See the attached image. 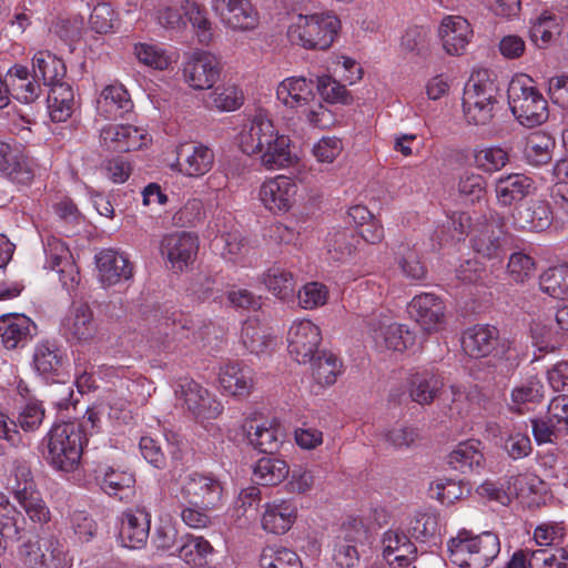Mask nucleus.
Returning <instances> with one entry per match:
<instances>
[{"label":"nucleus","mask_w":568,"mask_h":568,"mask_svg":"<svg viewBox=\"0 0 568 568\" xmlns=\"http://www.w3.org/2000/svg\"><path fill=\"white\" fill-rule=\"evenodd\" d=\"M211 7L233 30L250 31L258 26L260 16L251 0H212Z\"/></svg>","instance_id":"obj_14"},{"label":"nucleus","mask_w":568,"mask_h":568,"mask_svg":"<svg viewBox=\"0 0 568 568\" xmlns=\"http://www.w3.org/2000/svg\"><path fill=\"white\" fill-rule=\"evenodd\" d=\"M220 62L207 51L194 52L183 67L185 81L196 90L211 89L220 77Z\"/></svg>","instance_id":"obj_16"},{"label":"nucleus","mask_w":568,"mask_h":568,"mask_svg":"<svg viewBox=\"0 0 568 568\" xmlns=\"http://www.w3.org/2000/svg\"><path fill=\"white\" fill-rule=\"evenodd\" d=\"M462 346L471 357H489L486 362L494 367V379L509 376L518 366L517 353L507 338H499L495 326L475 325L466 329L462 337Z\"/></svg>","instance_id":"obj_1"},{"label":"nucleus","mask_w":568,"mask_h":568,"mask_svg":"<svg viewBox=\"0 0 568 568\" xmlns=\"http://www.w3.org/2000/svg\"><path fill=\"white\" fill-rule=\"evenodd\" d=\"M0 173L12 182L28 184L34 172L28 158L16 145L0 140Z\"/></svg>","instance_id":"obj_23"},{"label":"nucleus","mask_w":568,"mask_h":568,"mask_svg":"<svg viewBox=\"0 0 568 568\" xmlns=\"http://www.w3.org/2000/svg\"><path fill=\"white\" fill-rule=\"evenodd\" d=\"M452 562L460 568H486L498 556L500 541L496 534L474 535L463 529L447 544Z\"/></svg>","instance_id":"obj_3"},{"label":"nucleus","mask_w":568,"mask_h":568,"mask_svg":"<svg viewBox=\"0 0 568 568\" xmlns=\"http://www.w3.org/2000/svg\"><path fill=\"white\" fill-rule=\"evenodd\" d=\"M374 339L378 347L403 352L415 342V335L398 323L383 324L374 332Z\"/></svg>","instance_id":"obj_41"},{"label":"nucleus","mask_w":568,"mask_h":568,"mask_svg":"<svg viewBox=\"0 0 568 568\" xmlns=\"http://www.w3.org/2000/svg\"><path fill=\"white\" fill-rule=\"evenodd\" d=\"M530 39L539 48L546 47L555 34L561 32L557 17L545 12L530 27Z\"/></svg>","instance_id":"obj_58"},{"label":"nucleus","mask_w":568,"mask_h":568,"mask_svg":"<svg viewBox=\"0 0 568 568\" xmlns=\"http://www.w3.org/2000/svg\"><path fill=\"white\" fill-rule=\"evenodd\" d=\"M189 0H166L156 11V20L165 29H175L183 22Z\"/></svg>","instance_id":"obj_60"},{"label":"nucleus","mask_w":568,"mask_h":568,"mask_svg":"<svg viewBox=\"0 0 568 568\" xmlns=\"http://www.w3.org/2000/svg\"><path fill=\"white\" fill-rule=\"evenodd\" d=\"M83 440L84 437L77 424H57L47 435L44 459L58 471L72 473L80 465Z\"/></svg>","instance_id":"obj_5"},{"label":"nucleus","mask_w":568,"mask_h":568,"mask_svg":"<svg viewBox=\"0 0 568 568\" xmlns=\"http://www.w3.org/2000/svg\"><path fill=\"white\" fill-rule=\"evenodd\" d=\"M101 142L104 148L113 152H130L144 144L145 136L142 131L132 125L109 124L101 130Z\"/></svg>","instance_id":"obj_29"},{"label":"nucleus","mask_w":568,"mask_h":568,"mask_svg":"<svg viewBox=\"0 0 568 568\" xmlns=\"http://www.w3.org/2000/svg\"><path fill=\"white\" fill-rule=\"evenodd\" d=\"M276 131L273 122L263 114L248 120L239 134L241 150L247 155H256L266 144H270Z\"/></svg>","instance_id":"obj_21"},{"label":"nucleus","mask_w":568,"mask_h":568,"mask_svg":"<svg viewBox=\"0 0 568 568\" xmlns=\"http://www.w3.org/2000/svg\"><path fill=\"white\" fill-rule=\"evenodd\" d=\"M99 484L109 496L123 499L133 493L135 477L131 471L110 466L99 476Z\"/></svg>","instance_id":"obj_43"},{"label":"nucleus","mask_w":568,"mask_h":568,"mask_svg":"<svg viewBox=\"0 0 568 568\" xmlns=\"http://www.w3.org/2000/svg\"><path fill=\"white\" fill-rule=\"evenodd\" d=\"M161 253L166 256L172 268L182 271L193 262L197 248V237L189 232H176L163 236Z\"/></svg>","instance_id":"obj_17"},{"label":"nucleus","mask_w":568,"mask_h":568,"mask_svg":"<svg viewBox=\"0 0 568 568\" xmlns=\"http://www.w3.org/2000/svg\"><path fill=\"white\" fill-rule=\"evenodd\" d=\"M241 341L248 352L256 355L265 353L274 344L271 334L256 318H248L243 323Z\"/></svg>","instance_id":"obj_45"},{"label":"nucleus","mask_w":568,"mask_h":568,"mask_svg":"<svg viewBox=\"0 0 568 568\" xmlns=\"http://www.w3.org/2000/svg\"><path fill=\"white\" fill-rule=\"evenodd\" d=\"M178 550L179 557L185 564L202 567L207 564V557L212 555L213 547L201 536L185 535Z\"/></svg>","instance_id":"obj_50"},{"label":"nucleus","mask_w":568,"mask_h":568,"mask_svg":"<svg viewBox=\"0 0 568 568\" xmlns=\"http://www.w3.org/2000/svg\"><path fill=\"white\" fill-rule=\"evenodd\" d=\"M509 109L518 123L532 129L549 118L548 102L532 84V79L521 74L511 79L507 89Z\"/></svg>","instance_id":"obj_4"},{"label":"nucleus","mask_w":568,"mask_h":568,"mask_svg":"<svg viewBox=\"0 0 568 568\" xmlns=\"http://www.w3.org/2000/svg\"><path fill=\"white\" fill-rule=\"evenodd\" d=\"M409 316L419 327L430 334L445 327L446 306L440 297L432 293L416 295L407 306Z\"/></svg>","instance_id":"obj_10"},{"label":"nucleus","mask_w":568,"mask_h":568,"mask_svg":"<svg viewBox=\"0 0 568 568\" xmlns=\"http://www.w3.org/2000/svg\"><path fill=\"white\" fill-rule=\"evenodd\" d=\"M263 283L270 292L281 300L294 295L296 280L292 272L281 265L271 266L262 277Z\"/></svg>","instance_id":"obj_48"},{"label":"nucleus","mask_w":568,"mask_h":568,"mask_svg":"<svg viewBox=\"0 0 568 568\" xmlns=\"http://www.w3.org/2000/svg\"><path fill=\"white\" fill-rule=\"evenodd\" d=\"M498 93V83L487 70L473 74L465 87L463 98L467 122L474 125L490 124L500 109Z\"/></svg>","instance_id":"obj_2"},{"label":"nucleus","mask_w":568,"mask_h":568,"mask_svg":"<svg viewBox=\"0 0 568 568\" xmlns=\"http://www.w3.org/2000/svg\"><path fill=\"white\" fill-rule=\"evenodd\" d=\"M99 278L103 286H112L132 276V265L129 260L113 250L101 251L97 255Z\"/></svg>","instance_id":"obj_30"},{"label":"nucleus","mask_w":568,"mask_h":568,"mask_svg":"<svg viewBox=\"0 0 568 568\" xmlns=\"http://www.w3.org/2000/svg\"><path fill=\"white\" fill-rule=\"evenodd\" d=\"M250 444L260 453L272 455L281 446L284 434L278 426H256L252 425L246 430Z\"/></svg>","instance_id":"obj_51"},{"label":"nucleus","mask_w":568,"mask_h":568,"mask_svg":"<svg viewBox=\"0 0 568 568\" xmlns=\"http://www.w3.org/2000/svg\"><path fill=\"white\" fill-rule=\"evenodd\" d=\"M507 270L509 276L515 282L524 283L534 276L536 264L530 255L523 252H515L509 256Z\"/></svg>","instance_id":"obj_64"},{"label":"nucleus","mask_w":568,"mask_h":568,"mask_svg":"<svg viewBox=\"0 0 568 568\" xmlns=\"http://www.w3.org/2000/svg\"><path fill=\"white\" fill-rule=\"evenodd\" d=\"M119 541L123 547L141 549L146 545L151 528V513L136 505L122 511L119 517Z\"/></svg>","instance_id":"obj_9"},{"label":"nucleus","mask_w":568,"mask_h":568,"mask_svg":"<svg viewBox=\"0 0 568 568\" xmlns=\"http://www.w3.org/2000/svg\"><path fill=\"white\" fill-rule=\"evenodd\" d=\"M475 165L486 173L500 171L509 162V154L500 146H488L475 152Z\"/></svg>","instance_id":"obj_57"},{"label":"nucleus","mask_w":568,"mask_h":568,"mask_svg":"<svg viewBox=\"0 0 568 568\" xmlns=\"http://www.w3.org/2000/svg\"><path fill=\"white\" fill-rule=\"evenodd\" d=\"M219 382L225 393L247 396L254 386V372L243 363H227L220 368Z\"/></svg>","instance_id":"obj_34"},{"label":"nucleus","mask_w":568,"mask_h":568,"mask_svg":"<svg viewBox=\"0 0 568 568\" xmlns=\"http://www.w3.org/2000/svg\"><path fill=\"white\" fill-rule=\"evenodd\" d=\"M314 83L304 77L284 79L276 89L277 99L288 108H298L308 104L314 99Z\"/></svg>","instance_id":"obj_35"},{"label":"nucleus","mask_w":568,"mask_h":568,"mask_svg":"<svg viewBox=\"0 0 568 568\" xmlns=\"http://www.w3.org/2000/svg\"><path fill=\"white\" fill-rule=\"evenodd\" d=\"M44 418V408L38 400H29L20 407L16 420L0 414V438L6 439L12 446H19L22 437L16 429L18 426L24 432H34L40 427Z\"/></svg>","instance_id":"obj_12"},{"label":"nucleus","mask_w":568,"mask_h":568,"mask_svg":"<svg viewBox=\"0 0 568 568\" xmlns=\"http://www.w3.org/2000/svg\"><path fill=\"white\" fill-rule=\"evenodd\" d=\"M448 464L462 473H478L484 468L485 457L479 440L459 443L448 455Z\"/></svg>","instance_id":"obj_37"},{"label":"nucleus","mask_w":568,"mask_h":568,"mask_svg":"<svg viewBox=\"0 0 568 568\" xmlns=\"http://www.w3.org/2000/svg\"><path fill=\"white\" fill-rule=\"evenodd\" d=\"M29 70L23 65H14L8 71L11 97L21 103L30 104L41 94L37 79L31 80Z\"/></svg>","instance_id":"obj_40"},{"label":"nucleus","mask_w":568,"mask_h":568,"mask_svg":"<svg viewBox=\"0 0 568 568\" xmlns=\"http://www.w3.org/2000/svg\"><path fill=\"white\" fill-rule=\"evenodd\" d=\"M443 387V382L433 372L423 371L412 375L409 382V395L420 405L429 404Z\"/></svg>","instance_id":"obj_44"},{"label":"nucleus","mask_w":568,"mask_h":568,"mask_svg":"<svg viewBox=\"0 0 568 568\" xmlns=\"http://www.w3.org/2000/svg\"><path fill=\"white\" fill-rule=\"evenodd\" d=\"M531 186V179L524 174L500 176L495 186L498 203L509 206L515 202H519L530 193Z\"/></svg>","instance_id":"obj_39"},{"label":"nucleus","mask_w":568,"mask_h":568,"mask_svg":"<svg viewBox=\"0 0 568 568\" xmlns=\"http://www.w3.org/2000/svg\"><path fill=\"white\" fill-rule=\"evenodd\" d=\"M47 101L50 118L54 122L67 121L74 111V92L67 82L51 87Z\"/></svg>","instance_id":"obj_42"},{"label":"nucleus","mask_w":568,"mask_h":568,"mask_svg":"<svg viewBox=\"0 0 568 568\" xmlns=\"http://www.w3.org/2000/svg\"><path fill=\"white\" fill-rule=\"evenodd\" d=\"M470 226V217L464 212H454L434 232L433 240L442 246L450 241H460L467 234Z\"/></svg>","instance_id":"obj_52"},{"label":"nucleus","mask_w":568,"mask_h":568,"mask_svg":"<svg viewBox=\"0 0 568 568\" xmlns=\"http://www.w3.org/2000/svg\"><path fill=\"white\" fill-rule=\"evenodd\" d=\"M310 125L318 129H329L338 120L337 108L326 102H314L303 111Z\"/></svg>","instance_id":"obj_59"},{"label":"nucleus","mask_w":568,"mask_h":568,"mask_svg":"<svg viewBox=\"0 0 568 568\" xmlns=\"http://www.w3.org/2000/svg\"><path fill=\"white\" fill-rule=\"evenodd\" d=\"M37 325L23 314L0 316V337L7 349L24 347L36 335Z\"/></svg>","instance_id":"obj_22"},{"label":"nucleus","mask_w":568,"mask_h":568,"mask_svg":"<svg viewBox=\"0 0 568 568\" xmlns=\"http://www.w3.org/2000/svg\"><path fill=\"white\" fill-rule=\"evenodd\" d=\"M33 79L42 80L44 85L54 87L64 82L67 73L64 62L47 50L38 51L32 58Z\"/></svg>","instance_id":"obj_36"},{"label":"nucleus","mask_w":568,"mask_h":568,"mask_svg":"<svg viewBox=\"0 0 568 568\" xmlns=\"http://www.w3.org/2000/svg\"><path fill=\"white\" fill-rule=\"evenodd\" d=\"M552 215L545 201H529L519 204L513 212V224L518 230L541 232L551 224Z\"/></svg>","instance_id":"obj_28"},{"label":"nucleus","mask_w":568,"mask_h":568,"mask_svg":"<svg viewBox=\"0 0 568 568\" xmlns=\"http://www.w3.org/2000/svg\"><path fill=\"white\" fill-rule=\"evenodd\" d=\"M506 235L496 223H486L476 230L471 239V247L484 260L500 264L506 255Z\"/></svg>","instance_id":"obj_19"},{"label":"nucleus","mask_w":568,"mask_h":568,"mask_svg":"<svg viewBox=\"0 0 568 568\" xmlns=\"http://www.w3.org/2000/svg\"><path fill=\"white\" fill-rule=\"evenodd\" d=\"M4 467L7 471L6 489L13 495L16 500L38 491L30 464L26 459L12 458L7 460Z\"/></svg>","instance_id":"obj_33"},{"label":"nucleus","mask_w":568,"mask_h":568,"mask_svg":"<svg viewBox=\"0 0 568 568\" xmlns=\"http://www.w3.org/2000/svg\"><path fill=\"white\" fill-rule=\"evenodd\" d=\"M258 562L261 568H302L297 554L280 545L264 547Z\"/></svg>","instance_id":"obj_53"},{"label":"nucleus","mask_w":568,"mask_h":568,"mask_svg":"<svg viewBox=\"0 0 568 568\" xmlns=\"http://www.w3.org/2000/svg\"><path fill=\"white\" fill-rule=\"evenodd\" d=\"M312 363V375L317 384L331 386L336 383L342 373L343 364L335 354L328 351H321Z\"/></svg>","instance_id":"obj_49"},{"label":"nucleus","mask_w":568,"mask_h":568,"mask_svg":"<svg viewBox=\"0 0 568 568\" xmlns=\"http://www.w3.org/2000/svg\"><path fill=\"white\" fill-rule=\"evenodd\" d=\"M261 164L268 170L281 169L291 165L296 156L291 150V139L275 131L270 144H266L257 154Z\"/></svg>","instance_id":"obj_38"},{"label":"nucleus","mask_w":568,"mask_h":568,"mask_svg":"<svg viewBox=\"0 0 568 568\" xmlns=\"http://www.w3.org/2000/svg\"><path fill=\"white\" fill-rule=\"evenodd\" d=\"M95 108L98 114L103 119L116 120L133 110V102L125 87L115 82L101 90Z\"/></svg>","instance_id":"obj_24"},{"label":"nucleus","mask_w":568,"mask_h":568,"mask_svg":"<svg viewBox=\"0 0 568 568\" xmlns=\"http://www.w3.org/2000/svg\"><path fill=\"white\" fill-rule=\"evenodd\" d=\"M261 517L262 528L272 534H284L297 518V507L291 499H274L266 503Z\"/></svg>","instance_id":"obj_26"},{"label":"nucleus","mask_w":568,"mask_h":568,"mask_svg":"<svg viewBox=\"0 0 568 568\" xmlns=\"http://www.w3.org/2000/svg\"><path fill=\"white\" fill-rule=\"evenodd\" d=\"M438 34L444 50L450 55L465 52L473 36L469 22L460 16H447L442 20Z\"/></svg>","instance_id":"obj_25"},{"label":"nucleus","mask_w":568,"mask_h":568,"mask_svg":"<svg viewBox=\"0 0 568 568\" xmlns=\"http://www.w3.org/2000/svg\"><path fill=\"white\" fill-rule=\"evenodd\" d=\"M524 480L523 475L513 476L509 478L507 489L504 488V485H498L491 480L484 481L478 488L477 493L481 497H486L490 500H496L501 505H507L510 501V495H518L519 491L523 490L519 485Z\"/></svg>","instance_id":"obj_56"},{"label":"nucleus","mask_w":568,"mask_h":568,"mask_svg":"<svg viewBox=\"0 0 568 568\" xmlns=\"http://www.w3.org/2000/svg\"><path fill=\"white\" fill-rule=\"evenodd\" d=\"M365 531L361 521L352 525H344L341 534L336 537L333 558L341 568H353L359 560L357 542L363 538Z\"/></svg>","instance_id":"obj_31"},{"label":"nucleus","mask_w":568,"mask_h":568,"mask_svg":"<svg viewBox=\"0 0 568 568\" xmlns=\"http://www.w3.org/2000/svg\"><path fill=\"white\" fill-rule=\"evenodd\" d=\"M540 290L555 298L568 296V265H559L545 271L539 277Z\"/></svg>","instance_id":"obj_55"},{"label":"nucleus","mask_w":568,"mask_h":568,"mask_svg":"<svg viewBox=\"0 0 568 568\" xmlns=\"http://www.w3.org/2000/svg\"><path fill=\"white\" fill-rule=\"evenodd\" d=\"M26 568H68L71 559L65 545L54 535H41L20 547Z\"/></svg>","instance_id":"obj_7"},{"label":"nucleus","mask_w":568,"mask_h":568,"mask_svg":"<svg viewBox=\"0 0 568 568\" xmlns=\"http://www.w3.org/2000/svg\"><path fill=\"white\" fill-rule=\"evenodd\" d=\"M223 496V484L213 474L193 471L182 479L180 497L187 505L216 509L222 505Z\"/></svg>","instance_id":"obj_8"},{"label":"nucleus","mask_w":568,"mask_h":568,"mask_svg":"<svg viewBox=\"0 0 568 568\" xmlns=\"http://www.w3.org/2000/svg\"><path fill=\"white\" fill-rule=\"evenodd\" d=\"M317 90L324 102L334 106L336 103L348 104L352 101L345 85L328 75L317 78Z\"/></svg>","instance_id":"obj_62"},{"label":"nucleus","mask_w":568,"mask_h":568,"mask_svg":"<svg viewBox=\"0 0 568 568\" xmlns=\"http://www.w3.org/2000/svg\"><path fill=\"white\" fill-rule=\"evenodd\" d=\"M290 474L285 460L275 457H262L257 460L253 476L258 485L275 486L282 483Z\"/></svg>","instance_id":"obj_46"},{"label":"nucleus","mask_w":568,"mask_h":568,"mask_svg":"<svg viewBox=\"0 0 568 568\" xmlns=\"http://www.w3.org/2000/svg\"><path fill=\"white\" fill-rule=\"evenodd\" d=\"M381 438L394 448H408L418 439V432L412 426L396 424L381 432Z\"/></svg>","instance_id":"obj_61"},{"label":"nucleus","mask_w":568,"mask_h":568,"mask_svg":"<svg viewBox=\"0 0 568 568\" xmlns=\"http://www.w3.org/2000/svg\"><path fill=\"white\" fill-rule=\"evenodd\" d=\"M555 149V140L547 134L535 133L526 143L525 159L535 166L547 164L551 161L552 150Z\"/></svg>","instance_id":"obj_54"},{"label":"nucleus","mask_w":568,"mask_h":568,"mask_svg":"<svg viewBox=\"0 0 568 568\" xmlns=\"http://www.w3.org/2000/svg\"><path fill=\"white\" fill-rule=\"evenodd\" d=\"M178 400L196 417L215 418L222 412L221 404L207 389L192 379H184L175 389Z\"/></svg>","instance_id":"obj_13"},{"label":"nucleus","mask_w":568,"mask_h":568,"mask_svg":"<svg viewBox=\"0 0 568 568\" xmlns=\"http://www.w3.org/2000/svg\"><path fill=\"white\" fill-rule=\"evenodd\" d=\"M64 353L49 341L40 342L33 352V367L47 381H58L63 375Z\"/></svg>","instance_id":"obj_32"},{"label":"nucleus","mask_w":568,"mask_h":568,"mask_svg":"<svg viewBox=\"0 0 568 568\" xmlns=\"http://www.w3.org/2000/svg\"><path fill=\"white\" fill-rule=\"evenodd\" d=\"M341 27L333 14H300L290 26L287 37L293 44L308 50L328 49Z\"/></svg>","instance_id":"obj_6"},{"label":"nucleus","mask_w":568,"mask_h":568,"mask_svg":"<svg viewBox=\"0 0 568 568\" xmlns=\"http://www.w3.org/2000/svg\"><path fill=\"white\" fill-rule=\"evenodd\" d=\"M176 161L180 172L186 176L200 178L213 166V151L201 143H183L176 149Z\"/></svg>","instance_id":"obj_18"},{"label":"nucleus","mask_w":568,"mask_h":568,"mask_svg":"<svg viewBox=\"0 0 568 568\" xmlns=\"http://www.w3.org/2000/svg\"><path fill=\"white\" fill-rule=\"evenodd\" d=\"M297 190L298 186L293 179L278 175L261 185L258 196L268 211L285 213L294 205Z\"/></svg>","instance_id":"obj_15"},{"label":"nucleus","mask_w":568,"mask_h":568,"mask_svg":"<svg viewBox=\"0 0 568 568\" xmlns=\"http://www.w3.org/2000/svg\"><path fill=\"white\" fill-rule=\"evenodd\" d=\"M65 329L78 341L91 339L97 331L91 308L87 304L74 306L67 318Z\"/></svg>","instance_id":"obj_47"},{"label":"nucleus","mask_w":568,"mask_h":568,"mask_svg":"<svg viewBox=\"0 0 568 568\" xmlns=\"http://www.w3.org/2000/svg\"><path fill=\"white\" fill-rule=\"evenodd\" d=\"M322 334L318 326L308 320L294 322L288 331L287 342L291 356L300 364L312 362L318 351Z\"/></svg>","instance_id":"obj_11"},{"label":"nucleus","mask_w":568,"mask_h":568,"mask_svg":"<svg viewBox=\"0 0 568 568\" xmlns=\"http://www.w3.org/2000/svg\"><path fill=\"white\" fill-rule=\"evenodd\" d=\"M529 568H568V552L558 549L556 554L547 549H538L529 552Z\"/></svg>","instance_id":"obj_63"},{"label":"nucleus","mask_w":568,"mask_h":568,"mask_svg":"<svg viewBox=\"0 0 568 568\" xmlns=\"http://www.w3.org/2000/svg\"><path fill=\"white\" fill-rule=\"evenodd\" d=\"M382 556L392 568H408L416 558V547L400 530L388 529L381 539Z\"/></svg>","instance_id":"obj_20"},{"label":"nucleus","mask_w":568,"mask_h":568,"mask_svg":"<svg viewBox=\"0 0 568 568\" xmlns=\"http://www.w3.org/2000/svg\"><path fill=\"white\" fill-rule=\"evenodd\" d=\"M154 345L165 352H174L178 348L189 347L195 342V332L186 323L169 322L160 323L152 332Z\"/></svg>","instance_id":"obj_27"}]
</instances>
